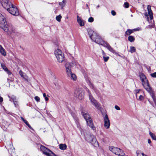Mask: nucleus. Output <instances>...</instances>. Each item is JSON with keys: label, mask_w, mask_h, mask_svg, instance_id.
Wrapping results in <instances>:
<instances>
[{"label": "nucleus", "mask_w": 156, "mask_h": 156, "mask_svg": "<svg viewBox=\"0 0 156 156\" xmlns=\"http://www.w3.org/2000/svg\"><path fill=\"white\" fill-rule=\"evenodd\" d=\"M139 76L144 88L147 91L150 92L151 90V88L145 75L143 73H141L140 74Z\"/></svg>", "instance_id": "nucleus-1"}, {"label": "nucleus", "mask_w": 156, "mask_h": 156, "mask_svg": "<svg viewBox=\"0 0 156 156\" xmlns=\"http://www.w3.org/2000/svg\"><path fill=\"white\" fill-rule=\"evenodd\" d=\"M0 27L5 31L7 32L10 30V27L7 24L4 16L0 13Z\"/></svg>", "instance_id": "nucleus-2"}, {"label": "nucleus", "mask_w": 156, "mask_h": 156, "mask_svg": "<svg viewBox=\"0 0 156 156\" xmlns=\"http://www.w3.org/2000/svg\"><path fill=\"white\" fill-rule=\"evenodd\" d=\"M81 114L86 121L88 126H89L93 130H95L96 128L94 126L92 119L88 114L82 112Z\"/></svg>", "instance_id": "nucleus-3"}, {"label": "nucleus", "mask_w": 156, "mask_h": 156, "mask_svg": "<svg viewBox=\"0 0 156 156\" xmlns=\"http://www.w3.org/2000/svg\"><path fill=\"white\" fill-rule=\"evenodd\" d=\"M109 149L113 153L116 155L123 156L125 154L122 150L116 147L110 146Z\"/></svg>", "instance_id": "nucleus-4"}, {"label": "nucleus", "mask_w": 156, "mask_h": 156, "mask_svg": "<svg viewBox=\"0 0 156 156\" xmlns=\"http://www.w3.org/2000/svg\"><path fill=\"white\" fill-rule=\"evenodd\" d=\"M86 140L89 143H90L95 146H98V142L95 137L93 135L90 134L86 138Z\"/></svg>", "instance_id": "nucleus-5"}, {"label": "nucleus", "mask_w": 156, "mask_h": 156, "mask_svg": "<svg viewBox=\"0 0 156 156\" xmlns=\"http://www.w3.org/2000/svg\"><path fill=\"white\" fill-rule=\"evenodd\" d=\"M1 3L2 6L7 11L13 5L8 0H1Z\"/></svg>", "instance_id": "nucleus-6"}, {"label": "nucleus", "mask_w": 156, "mask_h": 156, "mask_svg": "<svg viewBox=\"0 0 156 156\" xmlns=\"http://www.w3.org/2000/svg\"><path fill=\"white\" fill-rule=\"evenodd\" d=\"M87 32L90 38L95 42V40L97 39V38L99 36L97 35L95 32L90 29H88Z\"/></svg>", "instance_id": "nucleus-7"}, {"label": "nucleus", "mask_w": 156, "mask_h": 156, "mask_svg": "<svg viewBox=\"0 0 156 156\" xmlns=\"http://www.w3.org/2000/svg\"><path fill=\"white\" fill-rule=\"evenodd\" d=\"M7 11L11 14L14 16H18L19 14V12L17 9L13 4L9 8Z\"/></svg>", "instance_id": "nucleus-8"}, {"label": "nucleus", "mask_w": 156, "mask_h": 156, "mask_svg": "<svg viewBox=\"0 0 156 156\" xmlns=\"http://www.w3.org/2000/svg\"><path fill=\"white\" fill-rule=\"evenodd\" d=\"M74 96L80 100H82L84 97V94L81 90L77 89L75 91Z\"/></svg>", "instance_id": "nucleus-9"}, {"label": "nucleus", "mask_w": 156, "mask_h": 156, "mask_svg": "<svg viewBox=\"0 0 156 156\" xmlns=\"http://www.w3.org/2000/svg\"><path fill=\"white\" fill-rule=\"evenodd\" d=\"M89 97V99L92 105L94 106L97 109H100L101 108L100 105L93 97L92 95Z\"/></svg>", "instance_id": "nucleus-10"}, {"label": "nucleus", "mask_w": 156, "mask_h": 156, "mask_svg": "<svg viewBox=\"0 0 156 156\" xmlns=\"http://www.w3.org/2000/svg\"><path fill=\"white\" fill-rule=\"evenodd\" d=\"M65 67L67 74H70L71 72V68L74 66L73 62H67L65 64Z\"/></svg>", "instance_id": "nucleus-11"}, {"label": "nucleus", "mask_w": 156, "mask_h": 156, "mask_svg": "<svg viewBox=\"0 0 156 156\" xmlns=\"http://www.w3.org/2000/svg\"><path fill=\"white\" fill-rule=\"evenodd\" d=\"M103 119L104 121L105 127L107 129H108L110 126V122L107 114L105 115L103 117Z\"/></svg>", "instance_id": "nucleus-12"}, {"label": "nucleus", "mask_w": 156, "mask_h": 156, "mask_svg": "<svg viewBox=\"0 0 156 156\" xmlns=\"http://www.w3.org/2000/svg\"><path fill=\"white\" fill-rule=\"evenodd\" d=\"M9 97L10 98L9 101H12L15 107L18 108L19 107V104L16 97L14 95H12L11 97L9 96Z\"/></svg>", "instance_id": "nucleus-13"}, {"label": "nucleus", "mask_w": 156, "mask_h": 156, "mask_svg": "<svg viewBox=\"0 0 156 156\" xmlns=\"http://www.w3.org/2000/svg\"><path fill=\"white\" fill-rule=\"evenodd\" d=\"M102 46L106 48L110 51L113 53H115V51L109 45V44L106 42V43L102 44Z\"/></svg>", "instance_id": "nucleus-14"}, {"label": "nucleus", "mask_w": 156, "mask_h": 156, "mask_svg": "<svg viewBox=\"0 0 156 156\" xmlns=\"http://www.w3.org/2000/svg\"><path fill=\"white\" fill-rule=\"evenodd\" d=\"M86 80L87 83L89 86L90 88L95 91L96 89L94 86L93 84L90 82V80L88 78H86Z\"/></svg>", "instance_id": "nucleus-15"}, {"label": "nucleus", "mask_w": 156, "mask_h": 156, "mask_svg": "<svg viewBox=\"0 0 156 156\" xmlns=\"http://www.w3.org/2000/svg\"><path fill=\"white\" fill-rule=\"evenodd\" d=\"M148 13L150 16V19L151 20H152L153 18V16L152 11L151 10V6L150 5H148L147 8Z\"/></svg>", "instance_id": "nucleus-16"}, {"label": "nucleus", "mask_w": 156, "mask_h": 156, "mask_svg": "<svg viewBox=\"0 0 156 156\" xmlns=\"http://www.w3.org/2000/svg\"><path fill=\"white\" fill-rule=\"evenodd\" d=\"M96 43L98 44H99L101 45L102 46V44H104L106 43L107 42L105 41H103L101 38L100 37V36H99L97 38L96 40H95V41Z\"/></svg>", "instance_id": "nucleus-17"}, {"label": "nucleus", "mask_w": 156, "mask_h": 156, "mask_svg": "<svg viewBox=\"0 0 156 156\" xmlns=\"http://www.w3.org/2000/svg\"><path fill=\"white\" fill-rule=\"evenodd\" d=\"M19 74L26 81H28V76L26 74L22 72V70H20L19 72Z\"/></svg>", "instance_id": "nucleus-18"}, {"label": "nucleus", "mask_w": 156, "mask_h": 156, "mask_svg": "<svg viewBox=\"0 0 156 156\" xmlns=\"http://www.w3.org/2000/svg\"><path fill=\"white\" fill-rule=\"evenodd\" d=\"M71 115L75 120V123L77 126V127H79L80 126V124L78 118L76 116L74 113H71Z\"/></svg>", "instance_id": "nucleus-19"}, {"label": "nucleus", "mask_w": 156, "mask_h": 156, "mask_svg": "<svg viewBox=\"0 0 156 156\" xmlns=\"http://www.w3.org/2000/svg\"><path fill=\"white\" fill-rule=\"evenodd\" d=\"M58 61L59 62H62L65 59L64 54L56 57Z\"/></svg>", "instance_id": "nucleus-20"}, {"label": "nucleus", "mask_w": 156, "mask_h": 156, "mask_svg": "<svg viewBox=\"0 0 156 156\" xmlns=\"http://www.w3.org/2000/svg\"><path fill=\"white\" fill-rule=\"evenodd\" d=\"M55 56L57 57L64 54V53L62 52V51L60 50L57 49L55 51Z\"/></svg>", "instance_id": "nucleus-21"}, {"label": "nucleus", "mask_w": 156, "mask_h": 156, "mask_svg": "<svg viewBox=\"0 0 156 156\" xmlns=\"http://www.w3.org/2000/svg\"><path fill=\"white\" fill-rule=\"evenodd\" d=\"M77 22L79 23L80 26L82 27L84 25V22H83V20L81 19L78 16H77Z\"/></svg>", "instance_id": "nucleus-22"}, {"label": "nucleus", "mask_w": 156, "mask_h": 156, "mask_svg": "<svg viewBox=\"0 0 156 156\" xmlns=\"http://www.w3.org/2000/svg\"><path fill=\"white\" fill-rule=\"evenodd\" d=\"M68 76L70 77L71 79L73 80H75L76 79V77L74 74L72 73V72H71L70 74H67Z\"/></svg>", "instance_id": "nucleus-23"}, {"label": "nucleus", "mask_w": 156, "mask_h": 156, "mask_svg": "<svg viewBox=\"0 0 156 156\" xmlns=\"http://www.w3.org/2000/svg\"><path fill=\"white\" fill-rule=\"evenodd\" d=\"M21 119L24 122V123L29 127V128L33 130V129L31 127V126L29 124L28 122L23 117H21Z\"/></svg>", "instance_id": "nucleus-24"}, {"label": "nucleus", "mask_w": 156, "mask_h": 156, "mask_svg": "<svg viewBox=\"0 0 156 156\" xmlns=\"http://www.w3.org/2000/svg\"><path fill=\"white\" fill-rule=\"evenodd\" d=\"M59 148L62 150H66L67 148V146L65 144H60L59 145Z\"/></svg>", "instance_id": "nucleus-25"}, {"label": "nucleus", "mask_w": 156, "mask_h": 156, "mask_svg": "<svg viewBox=\"0 0 156 156\" xmlns=\"http://www.w3.org/2000/svg\"><path fill=\"white\" fill-rule=\"evenodd\" d=\"M151 90L150 92H149L150 93L151 96L152 98L154 104L156 105V97L154 95V94L153 92H151Z\"/></svg>", "instance_id": "nucleus-26"}, {"label": "nucleus", "mask_w": 156, "mask_h": 156, "mask_svg": "<svg viewBox=\"0 0 156 156\" xmlns=\"http://www.w3.org/2000/svg\"><path fill=\"white\" fill-rule=\"evenodd\" d=\"M128 39L130 42H133L135 41V38L134 36L129 35L128 37Z\"/></svg>", "instance_id": "nucleus-27"}, {"label": "nucleus", "mask_w": 156, "mask_h": 156, "mask_svg": "<svg viewBox=\"0 0 156 156\" xmlns=\"http://www.w3.org/2000/svg\"><path fill=\"white\" fill-rule=\"evenodd\" d=\"M133 32V30L128 29L125 32V35L129 36Z\"/></svg>", "instance_id": "nucleus-28"}, {"label": "nucleus", "mask_w": 156, "mask_h": 156, "mask_svg": "<svg viewBox=\"0 0 156 156\" xmlns=\"http://www.w3.org/2000/svg\"><path fill=\"white\" fill-rule=\"evenodd\" d=\"M149 134L153 140L156 141V136L154 133L150 132Z\"/></svg>", "instance_id": "nucleus-29"}, {"label": "nucleus", "mask_w": 156, "mask_h": 156, "mask_svg": "<svg viewBox=\"0 0 156 156\" xmlns=\"http://www.w3.org/2000/svg\"><path fill=\"white\" fill-rule=\"evenodd\" d=\"M136 51V49L135 48L134 46H131L130 47V49L129 51V52L132 53H133L135 52Z\"/></svg>", "instance_id": "nucleus-30"}, {"label": "nucleus", "mask_w": 156, "mask_h": 156, "mask_svg": "<svg viewBox=\"0 0 156 156\" xmlns=\"http://www.w3.org/2000/svg\"><path fill=\"white\" fill-rule=\"evenodd\" d=\"M66 1L64 0H63L62 2H59V5L61 6V9H63L65 5Z\"/></svg>", "instance_id": "nucleus-31"}, {"label": "nucleus", "mask_w": 156, "mask_h": 156, "mask_svg": "<svg viewBox=\"0 0 156 156\" xmlns=\"http://www.w3.org/2000/svg\"><path fill=\"white\" fill-rule=\"evenodd\" d=\"M0 52H1L2 55L4 56H5L6 55V54L5 52V50L4 48L2 49V50H0Z\"/></svg>", "instance_id": "nucleus-32"}, {"label": "nucleus", "mask_w": 156, "mask_h": 156, "mask_svg": "<svg viewBox=\"0 0 156 156\" xmlns=\"http://www.w3.org/2000/svg\"><path fill=\"white\" fill-rule=\"evenodd\" d=\"M1 66L2 68L5 70V71L6 70H7L8 68L6 66L5 64L3 63H1Z\"/></svg>", "instance_id": "nucleus-33"}, {"label": "nucleus", "mask_w": 156, "mask_h": 156, "mask_svg": "<svg viewBox=\"0 0 156 156\" xmlns=\"http://www.w3.org/2000/svg\"><path fill=\"white\" fill-rule=\"evenodd\" d=\"M62 18V16L60 15L57 16L56 17V20L58 22L61 21V19Z\"/></svg>", "instance_id": "nucleus-34"}, {"label": "nucleus", "mask_w": 156, "mask_h": 156, "mask_svg": "<svg viewBox=\"0 0 156 156\" xmlns=\"http://www.w3.org/2000/svg\"><path fill=\"white\" fill-rule=\"evenodd\" d=\"M9 145H7V146L6 148L9 149H11L13 147V145H12V143L11 142H9Z\"/></svg>", "instance_id": "nucleus-35"}, {"label": "nucleus", "mask_w": 156, "mask_h": 156, "mask_svg": "<svg viewBox=\"0 0 156 156\" xmlns=\"http://www.w3.org/2000/svg\"><path fill=\"white\" fill-rule=\"evenodd\" d=\"M5 71L7 72V73L9 75V77L10 76H13L12 73L8 69H7V70H6Z\"/></svg>", "instance_id": "nucleus-36"}, {"label": "nucleus", "mask_w": 156, "mask_h": 156, "mask_svg": "<svg viewBox=\"0 0 156 156\" xmlns=\"http://www.w3.org/2000/svg\"><path fill=\"white\" fill-rule=\"evenodd\" d=\"M103 57L104 59V61L105 62H107L109 58V57L108 56L105 57V55L103 56Z\"/></svg>", "instance_id": "nucleus-37"}, {"label": "nucleus", "mask_w": 156, "mask_h": 156, "mask_svg": "<svg viewBox=\"0 0 156 156\" xmlns=\"http://www.w3.org/2000/svg\"><path fill=\"white\" fill-rule=\"evenodd\" d=\"M86 91L88 93V96L89 97L91 96L92 95V94L90 91L89 89H88L87 87H86Z\"/></svg>", "instance_id": "nucleus-38"}, {"label": "nucleus", "mask_w": 156, "mask_h": 156, "mask_svg": "<svg viewBox=\"0 0 156 156\" xmlns=\"http://www.w3.org/2000/svg\"><path fill=\"white\" fill-rule=\"evenodd\" d=\"M94 19L93 17H90L88 19V21L90 23H92L94 21Z\"/></svg>", "instance_id": "nucleus-39"}, {"label": "nucleus", "mask_w": 156, "mask_h": 156, "mask_svg": "<svg viewBox=\"0 0 156 156\" xmlns=\"http://www.w3.org/2000/svg\"><path fill=\"white\" fill-rule=\"evenodd\" d=\"M124 6L126 8H127L129 7V4L128 2H126L124 3Z\"/></svg>", "instance_id": "nucleus-40"}, {"label": "nucleus", "mask_w": 156, "mask_h": 156, "mask_svg": "<svg viewBox=\"0 0 156 156\" xmlns=\"http://www.w3.org/2000/svg\"><path fill=\"white\" fill-rule=\"evenodd\" d=\"M150 75L152 77L156 78V72L151 74Z\"/></svg>", "instance_id": "nucleus-41"}, {"label": "nucleus", "mask_w": 156, "mask_h": 156, "mask_svg": "<svg viewBox=\"0 0 156 156\" xmlns=\"http://www.w3.org/2000/svg\"><path fill=\"white\" fill-rule=\"evenodd\" d=\"M43 96L45 100L46 101H48V98L46 97V95L45 93L43 94Z\"/></svg>", "instance_id": "nucleus-42"}, {"label": "nucleus", "mask_w": 156, "mask_h": 156, "mask_svg": "<svg viewBox=\"0 0 156 156\" xmlns=\"http://www.w3.org/2000/svg\"><path fill=\"white\" fill-rule=\"evenodd\" d=\"M34 99L37 101L38 102L40 101V98L38 96H35L34 97Z\"/></svg>", "instance_id": "nucleus-43"}, {"label": "nucleus", "mask_w": 156, "mask_h": 156, "mask_svg": "<svg viewBox=\"0 0 156 156\" xmlns=\"http://www.w3.org/2000/svg\"><path fill=\"white\" fill-rule=\"evenodd\" d=\"M111 13L112 14L113 16H115L116 14V12L114 10H112L111 11Z\"/></svg>", "instance_id": "nucleus-44"}, {"label": "nucleus", "mask_w": 156, "mask_h": 156, "mask_svg": "<svg viewBox=\"0 0 156 156\" xmlns=\"http://www.w3.org/2000/svg\"><path fill=\"white\" fill-rule=\"evenodd\" d=\"M144 99V97L142 95H140V96H139V100L141 101V100H143Z\"/></svg>", "instance_id": "nucleus-45"}, {"label": "nucleus", "mask_w": 156, "mask_h": 156, "mask_svg": "<svg viewBox=\"0 0 156 156\" xmlns=\"http://www.w3.org/2000/svg\"><path fill=\"white\" fill-rule=\"evenodd\" d=\"M140 90V89L135 90V91L136 94V97H137V94L139 93Z\"/></svg>", "instance_id": "nucleus-46"}, {"label": "nucleus", "mask_w": 156, "mask_h": 156, "mask_svg": "<svg viewBox=\"0 0 156 156\" xmlns=\"http://www.w3.org/2000/svg\"><path fill=\"white\" fill-rule=\"evenodd\" d=\"M115 108L117 110H120V108L119 107L118 105H115Z\"/></svg>", "instance_id": "nucleus-47"}, {"label": "nucleus", "mask_w": 156, "mask_h": 156, "mask_svg": "<svg viewBox=\"0 0 156 156\" xmlns=\"http://www.w3.org/2000/svg\"><path fill=\"white\" fill-rule=\"evenodd\" d=\"M144 15L145 16L147 17V19H148V16L149 15H148V13L147 14V12H146L144 13Z\"/></svg>", "instance_id": "nucleus-48"}, {"label": "nucleus", "mask_w": 156, "mask_h": 156, "mask_svg": "<svg viewBox=\"0 0 156 156\" xmlns=\"http://www.w3.org/2000/svg\"><path fill=\"white\" fill-rule=\"evenodd\" d=\"M3 101V98L0 96V104L2 103Z\"/></svg>", "instance_id": "nucleus-49"}, {"label": "nucleus", "mask_w": 156, "mask_h": 156, "mask_svg": "<svg viewBox=\"0 0 156 156\" xmlns=\"http://www.w3.org/2000/svg\"><path fill=\"white\" fill-rule=\"evenodd\" d=\"M7 80L10 81H13V79L11 77H10V79H9V78L7 79Z\"/></svg>", "instance_id": "nucleus-50"}, {"label": "nucleus", "mask_w": 156, "mask_h": 156, "mask_svg": "<svg viewBox=\"0 0 156 156\" xmlns=\"http://www.w3.org/2000/svg\"><path fill=\"white\" fill-rule=\"evenodd\" d=\"M139 28H137L134 29H133V31H139Z\"/></svg>", "instance_id": "nucleus-51"}, {"label": "nucleus", "mask_w": 156, "mask_h": 156, "mask_svg": "<svg viewBox=\"0 0 156 156\" xmlns=\"http://www.w3.org/2000/svg\"><path fill=\"white\" fill-rule=\"evenodd\" d=\"M148 143L149 144H150L151 143V140L150 139H148Z\"/></svg>", "instance_id": "nucleus-52"}, {"label": "nucleus", "mask_w": 156, "mask_h": 156, "mask_svg": "<svg viewBox=\"0 0 156 156\" xmlns=\"http://www.w3.org/2000/svg\"><path fill=\"white\" fill-rule=\"evenodd\" d=\"M102 53L104 56L105 55V53L103 50L102 51Z\"/></svg>", "instance_id": "nucleus-53"}, {"label": "nucleus", "mask_w": 156, "mask_h": 156, "mask_svg": "<svg viewBox=\"0 0 156 156\" xmlns=\"http://www.w3.org/2000/svg\"><path fill=\"white\" fill-rule=\"evenodd\" d=\"M3 48L2 47V45H0V51L2 50V49H3Z\"/></svg>", "instance_id": "nucleus-54"}, {"label": "nucleus", "mask_w": 156, "mask_h": 156, "mask_svg": "<svg viewBox=\"0 0 156 156\" xmlns=\"http://www.w3.org/2000/svg\"><path fill=\"white\" fill-rule=\"evenodd\" d=\"M141 154L143 156H145V155H147L144 154L143 153H142L141 151Z\"/></svg>", "instance_id": "nucleus-55"}, {"label": "nucleus", "mask_w": 156, "mask_h": 156, "mask_svg": "<svg viewBox=\"0 0 156 156\" xmlns=\"http://www.w3.org/2000/svg\"><path fill=\"white\" fill-rule=\"evenodd\" d=\"M9 83V86L10 85V83H9V81L8 82Z\"/></svg>", "instance_id": "nucleus-56"}, {"label": "nucleus", "mask_w": 156, "mask_h": 156, "mask_svg": "<svg viewBox=\"0 0 156 156\" xmlns=\"http://www.w3.org/2000/svg\"><path fill=\"white\" fill-rule=\"evenodd\" d=\"M131 17H132V16H133V15H131Z\"/></svg>", "instance_id": "nucleus-57"}, {"label": "nucleus", "mask_w": 156, "mask_h": 156, "mask_svg": "<svg viewBox=\"0 0 156 156\" xmlns=\"http://www.w3.org/2000/svg\"><path fill=\"white\" fill-rule=\"evenodd\" d=\"M87 6H88L87 4Z\"/></svg>", "instance_id": "nucleus-58"}]
</instances>
